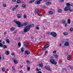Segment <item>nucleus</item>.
<instances>
[{
  "label": "nucleus",
  "mask_w": 73,
  "mask_h": 73,
  "mask_svg": "<svg viewBox=\"0 0 73 73\" xmlns=\"http://www.w3.org/2000/svg\"><path fill=\"white\" fill-rule=\"evenodd\" d=\"M70 31L71 32H72V31H73V27H71V28H70Z\"/></svg>",
  "instance_id": "31"
},
{
  "label": "nucleus",
  "mask_w": 73,
  "mask_h": 73,
  "mask_svg": "<svg viewBox=\"0 0 73 73\" xmlns=\"http://www.w3.org/2000/svg\"><path fill=\"white\" fill-rule=\"evenodd\" d=\"M61 21L62 24H65V23H66V21L64 20H62Z\"/></svg>",
  "instance_id": "19"
},
{
  "label": "nucleus",
  "mask_w": 73,
  "mask_h": 73,
  "mask_svg": "<svg viewBox=\"0 0 73 73\" xmlns=\"http://www.w3.org/2000/svg\"><path fill=\"white\" fill-rule=\"evenodd\" d=\"M58 12L59 13H61L62 12V10H61V9H59L58 10Z\"/></svg>",
  "instance_id": "23"
},
{
  "label": "nucleus",
  "mask_w": 73,
  "mask_h": 73,
  "mask_svg": "<svg viewBox=\"0 0 73 73\" xmlns=\"http://www.w3.org/2000/svg\"><path fill=\"white\" fill-rule=\"evenodd\" d=\"M68 54H69V53H68V52L65 53V56H68Z\"/></svg>",
  "instance_id": "37"
},
{
  "label": "nucleus",
  "mask_w": 73,
  "mask_h": 73,
  "mask_svg": "<svg viewBox=\"0 0 73 73\" xmlns=\"http://www.w3.org/2000/svg\"><path fill=\"white\" fill-rule=\"evenodd\" d=\"M14 22L16 23L17 25H18V27H23V24L21 23L20 22L16 20H14Z\"/></svg>",
  "instance_id": "3"
},
{
  "label": "nucleus",
  "mask_w": 73,
  "mask_h": 73,
  "mask_svg": "<svg viewBox=\"0 0 73 73\" xmlns=\"http://www.w3.org/2000/svg\"><path fill=\"white\" fill-rule=\"evenodd\" d=\"M23 17L25 19H26V18H27V15H26L25 14L23 16Z\"/></svg>",
  "instance_id": "38"
},
{
  "label": "nucleus",
  "mask_w": 73,
  "mask_h": 73,
  "mask_svg": "<svg viewBox=\"0 0 73 73\" xmlns=\"http://www.w3.org/2000/svg\"><path fill=\"white\" fill-rule=\"evenodd\" d=\"M27 24H28L27 22H25L24 23H23V24H22L23 26H24H24H26V25H27Z\"/></svg>",
  "instance_id": "15"
},
{
  "label": "nucleus",
  "mask_w": 73,
  "mask_h": 73,
  "mask_svg": "<svg viewBox=\"0 0 73 73\" xmlns=\"http://www.w3.org/2000/svg\"><path fill=\"white\" fill-rule=\"evenodd\" d=\"M51 35L52 36L54 37H56L57 35L56 33L52 32L51 33Z\"/></svg>",
  "instance_id": "5"
},
{
  "label": "nucleus",
  "mask_w": 73,
  "mask_h": 73,
  "mask_svg": "<svg viewBox=\"0 0 73 73\" xmlns=\"http://www.w3.org/2000/svg\"><path fill=\"white\" fill-rule=\"evenodd\" d=\"M27 70H30V68H29V67H27Z\"/></svg>",
  "instance_id": "51"
},
{
  "label": "nucleus",
  "mask_w": 73,
  "mask_h": 73,
  "mask_svg": "<svg viewBox=\"0 0 73 73\" xmlns=\"http://www.w3.org/2000/svg\"><path fill=\"white\" fill-rule=\"evenodd\" d=\"M45 46H49V44H46L45 45Z\"/></svg>",
  "instance_id": "53"
},
{
  "label": "nucleus",
  "mask_w": 73,
  "mask_h": 73,
  "mask_svg": "<svg viewBox=\"0 0 73 73\" xmlns=\"http://www.w3.org/2000/svg\"><path fill=\"white\" fill-rule=\"evenodd\" d=\"M52 4V3H51V2H48L46 3V4L47 5H50V4Z\"/></svg>",
  "instance_id": "16"
},
{
  "label": "nucleus",
  "mask_w": 73,
  "mask_h": 73,
  "mask_svg": "<svg viewBox=\"0 0 73 73\" xmlns=\"http://www.w3.org/2000/svg\"><path fill=\"white\" fill-rule=\"evenodd\" d=\"M54 56L55 58H57L58 57V55L57 54H55L54 55Z\"/></svg>",
  "instance_id": "36"
},
{
  "label": "nucleus",
  "mask_w": 73,
  "mask_h": 73,
  "mask_svg": "<svg viewBox=\"0 0 73 73\" xmlns=\"http://www.w3.org/2000/svg\"><path fill=\"white\" fill-rule=\"evenodd\" d=\"M38 16H42V15L38 13Z\"/></svg>",
  "instance_id": "41"
},
{
  "label": "nucleus",
  "mask_w": 73,
  "mask_h": 73,
  "mask_svg": "<svg viewBox=\"0 0 73 73\" xmlns=\"http://www.w3.org/2000/svg\"><path fill=\"white\" fill-rule=\"evenodd\" d=\"M6 41L7 42V43H8V44H9V43L10 42V41H9V40L8 39H6Z\"/></svg>",
  "instance_id": "22"
},
{
  "label": "nucleus",
  "mask_w": 73,
  "mask_h": 73,
  "mask_svg": "<svg viewBox=\"0 0 73 73\" xmlns=\"http://www.w3.org/2000/svg\"><path fill=\"white\" fill-rule=\"evenodd\" d=\"M36 71H39V70H41V69H38V68H36Z\"/></svg>",
  "instance_id": "35"
},
{
  "label": "nucleus",
  "mask_w": 73,
  "mask_h": 73,
  "mask_svg": "<svg viewBox=\"0 0 73 73\" xmlns=\"http://www.w3.org/2000/svg\"><path fill=\"white\" fill-rule=\"evenodd\" d=\"M12 68L14 70H15V69L14 68V67H12Z\"/></svg>",
  "instance_id": "49"
},
{
  "label": "nucleus",
  "mask_w": 73,
  "mask_h": 73,
  "mask_svg": "<svg viewBox=\"0 0 73 73\" xmlns=\"http://www.w3.org/2000/svg\"><path fill=\"white\" fill-rule=\"evenodd\" d=\"M40 3H41V2L39 1H36V4H40Z\"/></svg>",
  "instance_id": "18"
},
{
  "label": "nucleus",
  "mask_w": 73,
  "mask_h": 73,
  "mask_svg": "<svg viewBox=\"0 0 73 73\" xmlns=\"http://www.w3.org/2000/svg\"><path fill=\"white\" fill-rule=\"evenodd\" d=\"M30 54V52L28 50L26 51L25 52V54Z\"/></svg>",
  "instance_id": "11"
},
{
  "label": "nucleus",
  "mask_w": 73,
  "mask_h": 73,
  "mask_svg": "<svg viewBox=\"0 0 73 73\" xmlns=\"http://www.w3.org/2000/svg\"><path fill=\"white\" fill-rule=\"evenodd\" d=\"M4 35H6L7 34V32H5L4 33Z\"/></svg>",
  "instance_id": "64"
},
{
  "label": "nucleus",
  "mask_w": 73,
  "mask_h": 73,
  "mask_svg": "<svg viewBox=\"0 0 73 73\" xmlns=\"http://www.w3.org/2000/svg\"><path fill=\"white\" fill-rule=\"evenodd\" d=\"M21 16H22V15L21 14H17V18H21Z\"/></svg>",
  "instance_id": "8"
},
{
  "label": "nucleus",
  "mask_w": 73,
  "mask_h": 73,
  "mask_svg": "<svg viewBox=\"0 0 73 73\" xmlns=\"http://www.w3.org/2000/svg\"><path fill=\"white\" fill-rule=\"evenodd\" d=\"M48 34H50V35H51V32H48Z\"/></svg>",
  "instance_id": "61"
},
{
  "label": "nucleus",
  "mask_w": 73,
  "mask_h": 73,
  "mask_svg": "<svg viewBox=\"0 0 73 73\" xmlns=\"http://www.w3.org/2000/svg\"><path fill=\"white\" fill-rule=\"evenodd\" d=\"M34 26H35V25L33 24H32L29 26H27L24 29L23 32H24V33H26V32H28L29 30H30L31 28L34 27Z\"/></svg>",
  "instance_id": "1"
},
{
  "label": "nucleus",
  "mask_w": 73,
  "mask_h": 73,
  "mask_svg": "<svg viewBox=\"0 0 73 73\" xmlns=\"http://www.w3.org/2000/svg\"><path fill=\"white\" fill-rule=\"evenodd\" d=\"M27 62L28 63V64H29L30 62H29V60H27Z\"/></svg>",
  "instance_id": "44"
},
{
  "label": "nucleus",
  "mask_w": 73,
  "mask_h": 73,
  "mask_svg": "<svg viewBox=\"0 0 73 73\" xmlns=\"http://www.w3.org/2000/svg\"><path fill=\"white\" fill-rule=\"evenodd\" d=\"M56 53V51L54 50L53 52V53L55 54Z\"/></svg>",
  "instance_id": "48"
},
{
  "label": "nucleus",
  "mask_w": 73,
  "mask_h": 73,
  "mask_svg": "<svg viewBox=\"0 0 73 73\" xmlns=\"http://www.w3.org/2000/svg\"><path fill=\"white\" fill-rule=\"evenodd\" d=\"M17 30H16L15 31V33H17Z\"/></svg>",
  "instance_id": "56"
},
{
  "label": "nucleus",
  "mask_w": 73,
  "mask_h": 73,
  "mask_svg": "<svg viewBox=\"0 0 73 73\" xmlns=\"http://www.w3.org/2000/svg\"><path fill=\"white\" fill-rule=\"evenodd\" d=\"M14 64H17L18 63V61H17V60H14Z\"/></svg>",
  "instance_id": "26"
},
{
  "label": "nucleus",
  "mask_w": 73,
  "mask_h": 73,
  "mask_svg": "<svg viewBox=\"0 0 73 73\" xmlns=\"http://www.w3.org/2000/svg\"><path fill=\"white\" fill-rule=\"evenodd\" d=\"M12 1L13 2H15L16 1V0H12Z\"/></svg>",
  "instance_id": "58"
},
{
  "label": "nucleus",
  "mask_w": 73,
  "mask_h": 73,
  "mask_svg": "<svg viewBox=\"0 0 73 73\" xmlns=\"http://www.w3.org/2000/svg\"><path fill=\"white\" fill-rule=\"evenodd\" d=\"M2 70L3 72H5V69L4 68H2Z\"/></svg>",
  "instance_id": "34"
},
{
  "label": "nucleus",
  "mask_w": 73,
  "mask_h": 73,
  "mask_svg": "<svg viewBox=\"0 0 73 73\" xmlns=\"http://www.w3.org/2000/svg\"><path fill=\"white\" fill-rule=\"evenodd\" d=\"M67 58H70V56L69 55H68Z\"/></svg>",
  "instance_id": "47"
},
{
  "label": "nucleus",
  "mask_w": 73,
  "mask_h": 73,
  "mask_svg": "<svg viewBox=\"0 0 73 73\" xmlns=\"http://www.w3.org/2000/svg\"><path fill=\"white\" fill-rule=\"evenodd\" d=\"M50 61L52 64H54V65H57V62H55V60L54 59H51Z\"/></svg>",
  "instance_id": "4"
},
{
  "label": "nucleus",
  "mask_w": 73,
  "mask_h": 73,
  "mask_svg": "<svg viewBox=\"0 0 73 73\" xmlns=\"http://www.w3.org/2000/svg\"><path fill=\"white\" fill-rule=\"evenodd\" d=\"M0 46H6V45H3V44H2V43H0Z\"/></svg>",
  "instance_id": "42"
},
{
  "label": "nucleus",
  "mask_w": 73,
  "mask_h": 73,
  "mask_svg": "<svg viewBox=\"0 0 73 73\" xmlns=\"http://www.w3.org/2000/svg\"><path fill=\"white\" fill-rule=\"evenodd\" d=\"M1 55H0V61L1 60Z\"/></svg>",
  "instance_id": "63"
},
{
  "label": "nucleus",
  "mask_w": 73,
  "mask_h": 73,
  "mask_svg": "<svg viewBox=\"0 0 73 73\" xmlns=\"http://www.w3.org/2000/svg\"><path fill=\"white\" fill-rule=\"evenodd\" d=\"M21 43L19 42L18 43V46H21Z\"/></svg>",
  "instance_id": "43"
},
{
  "label": "nucleus",
  "mask_w": 73,
  "mask_h": 73,
  "mask_svg": "<svg viewBox=\"0 0 73 73\" xmlns=\"http://www.w3.org/2000/svg\"><path fill=\"white\" fill-rule=\"evenodd\" d=\"M13 11H15V9H16V8H15V7H13L12 8Z\"/></svg>",
  "instance_id": "39"
},
{
  "label": "nucleus",
  "mask_w": 73,
  "mask_h": 73,
  "mask_svg": "<svg viewBox=\"0 0 73 73\" xmlns=\"http://www.w3.org/2000/svg\"><path fill=\"white\" fill-rule=\"evenodd\" d=\"M68 70H70V69H71V70H73V67L72 66H70V67H68Z\"/></svg>",
  "instance_id": "10"
},
{
  "label": "nucleus",
  "mask_w": 73,
  "mask_h": 73,
  "mask_svg": "<svg viewBox=\"0 0 73 73\" xmlns=\"http://www.w3.org/2000/svg\"><path fill=\"white\" fill-rule=\"evenodd\" d=\"M5 53L6 54H7V55H8V54H9V52L8 51H7Z\"/></svg>",
  "instance_id": "28"
},
{
  "label": "nucleus",
  "mask_w": 73,
  "mask_h": 73,
  "mask_svg": "<svg viewBox=\"0 0 73 73\" xmlns=\"http://www.w3.org/2000/svg\"><path fill=\"white\" fill-rule=\"evenodd\" d=\"M1 48L2 47L3 48H7V46H0Z\"/></svg>",
  "instance_id": "24"
},
{
  "label": "nucleus",
  "mask_w": 73,
  "mask_h": 73,
  "mask_svg": "<svg viewBox=\"0 0 73 73\" xmlns=\"http://www.w3.org/2000/svg\"><path fill=\"white\" fill-rule=\"evenodd\" d=\"M69 10L70 12H73V9H70H70Z\"/></svg>",
  "instance_id": "54"
},
{
  "label": "nucleus",
  "mask_w": 73,
  "mask_h": 73,
  "mask_svg": "<svg viewBox=\"0 0 73 73\" xmlns=\"http://www.w3.org/2000/svg\"><path fill=\"white\" fill-rule=\"evenodd\" d=\"M38 65L39 66H40V67H42L43 66V64H42V63H41V64H38Z\"/></svg>",
  "instance_id": "17"
},
{
  "label": "nucleus",
  "mask_w": 73,
  "mask_h": 73,
  "mask_svg": "<svg viewBox=\"0 0 73 73\" xmlns=\"http://www.w3.org/2000/svg\"><path fill=\"white\" fill-rule=\"evenodd\" d=\"M36 29H37V30H39V29H40V28H39V27H37Z\"/></svg>",
  "instance_id": "45"
},
{
  "label": "nucleus",
  "mask_w": 73,
  "mask_h": 73,
  "mask_svg": "<svg viewBox=\"0 0 73 73\" xmlns=\"http://www.w3.org/2000/svg\"><path fill=\"white\" fill-rule=\"evenodd\" d=\"M24 45L25 46H30V44H28L26 42H24L23 43Z\"/></svg>",
  "instance_id": "9"
},
{
  "label": "nucleus",
  "mask_w": 73,
  "mask_h": 73,
  "mask_svg": "<svg viewBox=\"0 0 73 73\" xmlns=\"http://www.w3.org/2000/svg\"><path fill=\"white\" fill-rule=\"evenodd\" d=\"M64 45L65 46H69V43L68 41H66L64 42Z\"/></svg>",
  "instance_id": "6"
},
{
  "label": "nucleus",
  "mask_w": 73,
  "mask_h": 73,
  "mask_svg": "<svg viewBox=\"0 0 73 73\" xmlns=\"http://www.w3.org/2000/svg\"><path fill=\"white\" fill-rule=\"evenodd\" d=\"M68 24H70V19H68Z\"/></svg>",
  "instance_id": "27"
},
{
  "label": "nucleus",
  "mask_w": 73,
  "mask_h": 73,
  "mask_svg": "<svg viewBox=\"0 0 73 73\" xmlns=\"http://www.w3.org/2000/svg\"><path fill=\"white\" fill-rule=\"evenodd\" d=\"M48 13L50 15H52L53 13L51 11H48Z\"/></svg>",
  "instance_id": "25"
},
{
  "label": "nucleus",
  "mask_w": 73,
  "mask_h": 73,
  "mask_svg": "<svg viewBox=\"0 0 73 73\" xmlns=\"http://www.w3.org/2000/svg\"><path fill=\"white\" fill-rule=\"evenodd\" d=\"M35 10L36 13H38V9H36Z\"/></svg>",
  "instance_id": "21"
},
{
  "label": "nucleus",
  "mask_w": 73,
  "mask_h": 73,
  "mask_svg": "<svg viewBox=\"0 0 73 73\" xmlns=\"http://www.w3.org/2000/svg\"><path fill=\"white\" fill-rule=\"evenodd\" d=\"M2 43L3 44H5V42L3 41L2 42Z\"/></svg>",
  "instance_id": "52"
},
{
  "label": "nucleus",
  "mask_w": 73,
  "mask_h": 73,
  "mask_svg": "<svg viewBox=\"0 0 73 73\" xmlns=\"http://www.w3.org/2000/svg\"><path fill=\"white\" fill-rule=\"evenodd\" d=\"M63 34L64 36H67L68 35V33L67 32H65L63 33Z\"/></svg>",
  "instance_id": "12"
},
{
  "label": "nucleus",
  "mask_w": 73,
  "mask_h": 73,
  "mask_svg": "<svg viewBox=\"0 0 73 73\" xmlns=\"http://www.w3.org/2000/svg\"><path fill=\"white\" fill-rule=\"evenodd\" d=\"M6 6H7V5H6V4H3V7H6Z\"/></svg>",
  "instance_id": "40"
},
{
  "label": "nucleus",
  "mask_w": 73,
  "mask_h": 73,
  "mask_svg": "<svg viewBox=\"0 0 73 73\" xmlns=\"http://www.w3.org/2000/svg\"><path fill=\"white\" fill-rule=\"evenodd\" d=\"M72 7H73V3H71V5H70V6Z\"/></svg>",
  "instance_id": "59"
},
{
  "label": "nucleus",
  "mask_w": 73,
  "mask_h": 73,
  "mask_svg": "<svg viewBox=\"0 0 73 73\" xmlns=\"http://www.w3.org/2000/svg\"><path fill=\"white\" fill-rule=\"evenodd\" d=\"M11 55H12V56H15V54L12 53L11 54Z\"/></svg>",
  "instance_id": "60"
},
{
  "label": "nucleus",
  "mask_w": 73,
  "mask_h": 73,
  "mask_svg": "<svg viewBox=\"0 0 73 73\" xmlns=\"http://www.w3.org/2000/svg\"><path fill=\"white\" fill-rule=\"evenodd\" d=\"M64 1V0H60V2H63Z\"/></svg>",
  "instance_id": "57"
},
{
  "label": "nucleus",
  "mask_w": 73,
  "mask_h": 73,
  "mask_svg": "<svg viewBox=\"0 0 73 73\" xmlns=\"http://www.w3.org/2000/svg\"><path fill=\"white\" fill-rule=\"evenodd\" d=\"M45 7H46V5H43L42 6V8H45Z\"/></svg>",
  "instance_id": "50"
},
{
  "label": "nucleus",
  "mask_w": 73,
  "mask_h": 73,
  "mask_svg": "<svg viewBox=\"0 0 73 73\" xmlns=\"http://www.w3.org/2000/svg\"><path fill=\"white\" fill-rule=\"evenodd\" d=\"M45 68L47 70H48V71H52V70H51L50 68H49L48 66H45Z\"/></svg>",
  "instance_id": "7"
},
{
  "label": "nucleus",
  "mask_w": 73,
  "mask_h": 73,
  "mask_svg": "<svg viewBox=\"0 0 73 73\" xmlns=\"http://www.w3.org/2000/svg\"><path fill=\"white\" fill-rule=\"evenodd\" d=\"M64 71H65V72L66 71V68H62V72H64Z\"/></svg>",
  "instance_id": "30"
},
{
  "label": "nucleus",
  "mask_w": 73,
  "mask_h": 73,
  "mask_svg": "<svg viewBox=\"0 0 73 73\" xmlns=\"http://www.w3.org/2000/svg\"><path fill=\"white\" fill-rule=\"evenodd\" d=\"M49 47V46H46L44 47L43 48H42V49L43 50H45L46 48H48Z\"/></svg>",
  "instance_id": "14"
},
{
  "label": "nucleus",
  "mask_w": 73,
  "mask_h": 73,
  "mask_svg": "<svg viewBox=\"0 0 73 73\" xmlns=\"http://www.w3.org/2000/svg\"><path fill=\"white\" fill-rule=\"evenodd\" d=\"M21 7H22V8H24L26 7V5H25V4H23L22 5Z\"/></svg>",
  "instance_id": "20"
},
{
  "label": "nucleus",
  "mask_w": 73,
  "mask_h": 73,
  "mask_svg": "<svg viewBox=\"0 0 73 73\" xmlns=\"http://www.w3.org/2000/svg\"><path fill=\"white\" fill-rule=\"evenodd\" d=\"M24 48H23V47H22V48L21 49V52H23L24 51Z\"/></svg>",
  "instance_id": "29"
},
{
  "label": "nucleus",
  "mask_w": 73,
  "mask_h": 73,
  "mask_svg": "<svg viewBox=\"0 0 73 73\" xmlns=\"http://www.w3.org/2000/svg\"><path fill=\"white\" fill-rule=\"evenodd\" d=\"M15 29V28L13 27H12L10 29L11 31H13Z\"/></svg>",
  "instance_id": "32"
},
{
  "label": "nucleus",
  "mask_w": 73,
  "mask_h": 73,
  "mask_svg": "<svg viewBox=\"0 0 73 73\" xmlns=\"http://www.w3.org/2000/svg\"><path fill=\"white\" fill-rule=\"evenodd\" d=\"M16 60V59H15V58H13V60L14 61L15 60Z\"/></svg>",
  "instance_id": "62"
},
{
  "label": "nucleus",
  "mask_w": 73,
  "mask_h": 73,
  "mask_svg": "<svg viewBox=\"0 0 73 73\" xmlns=\"http://www.w3.org/2000/svg\"><path fill=\"white\" fill-rule=\"evenodd\" d=\"M17 3H18V4H20L21 3V1L19 0H17Z\"/></svg>",
  "instance_id": "33"
},
{
  "label": "nucleus",
  "mask_w": 73,
  "mask_h": 73,
  "mask_svg": "<svg viewBox=\"0 0 73 73\" xmlns=\"http://www.w3.org/2000/svg\"><path fill=\"white\" fill-rule=\"evenodd\" d=\"M19 7V6H18V5H15V7H16V8H18V7Z\"/></svg>",
  "instance_id": "55"
},
{
  "label": "nucleus",
  "mask_w": 73,
  "mask_h": 73,
  "mask_svg": "<svg viewBox=\"0 0 73 73\" xmlns=\"http://www.w3.org/2000/svg\"><path fill=\"white\" fill-rule=\"evenodd\" d=\"M67 7H66L64 9V10L65 11H69L71 9V7H70V4L69 3H67L66 4Z\"/></svg>",
  "instance_id": "2"
},
{
  "label": "nucleus",
  "mask_w": 73,
  "mask_h": 73,
  "mask_svg": "<svg viewBox=\"0 0 73 73\" xmlns=\"http://www.w3.org/2000/svg\"><path fill=\"white\" fill-rule=\"evenodd\" d=\"M68 60H70V58H67Z\"/></svg>",
  "instance_id": "46"
},
{
  "label": "nucleus",
  "mask_w": 73,
  "mask_h": 73,
  "mask_svg": "<svg viewBox=\"0 0 73 73\" xmlns=\"http://www.w3.org/2000/svg\"><path fill=\"white\" fill-rule=\"evenodd\" d=\"M35 1V0H31V1L29 2V4H31V3H32L33 2H34Z\"/></svg>",
  "instance_id": "13"
}]
</instances>
